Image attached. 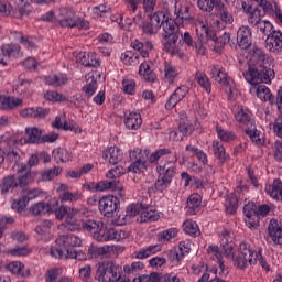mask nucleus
I'll return each mask as SVG.
<instances>
[{
  "instance_id": "69168bd1",
  "label": "nucleus",
  "mask_w": 282,
  "mask_h": 282,
  "mask_svg": "<svg viewBox=\"0 0 282 282\" xmlns=\"http://www.w3.org/2000/svg\"><path fill=\"white\" fill-rule=\"evenodd\" d=\"M28 207V199H25L22 195L21 198L14 200L11 205L12 210H17L18 213H22Z\"/></svg>"
},
{
  "instance_id": "9b49d317",
  "label": "nucleus",
  "mask_w": 282,
  "mask_h": 282,
  "mask_svg": "<svg viewBox=\"0 0 282 282\" xmlns=\"http://www.w3.org/2000/svg\"><path fill=\"white\" fill-rule=\"evenodd\" d=\"M130 159L132 160V163L127 169L128 173H133L134 175L147 173L149 163L147 162V155L142 153V150H134L130 153Z\"/></svg>"
},
{
  "instance_id": "f8f14e48",
  "label": "nucleus",
  "mask_w": 282,
  "mask_h": 282,
  "mask_svg": "<svg viewBox=\"0 0 282 282\" xmlns=\"http://www.w3.org/2000/svg\"><path fill=\"white\" fill-rule=\"evenodd\" d=\"M215 12L217 19L215 25L218 30H226V25H231L235 22L232 13L228 11V7L223 1L216 3Z\"/></svg>"
},
{
  "instance_id": "473e14b6",
  "label": "nucleus",
  "mask_w": 282,
  "mask_h": 282,
  "mask_svg": "<svg viewBox=\"0 0 282 282\" xmlns=\"http://www.w3.org/2000/svg\"><path fill=\"white\" fill-rule=\"evenodd\" d=\"M267 195H270L272 199H282V181L281 178H274L272 185H265L264 188Z\"/></svg>"
},
{
  "instance_id": "2f4dec72",
  "label": "nucleus",
  "mask_w": 282,
  "mask_h": 282,
  "mask_svg": "<svg viewBox=\"0 0 282 282\" xmlns=\"http://www.w3.org/2000/svg\"><path fill=\"white\" fill-rule=\"evenodd\" d=\"M25 135L26 144H42L43 131L41 129L36 127L25 128Z\"/></svg>"
},
{
  "instance_id": "bb28decb",
  "label": "nucleus",
  "mask_w": 282,
  "mask_h": 282,
  "mask_svg": "<svg viewBox=\"0 0 282 282\" xmlns=\"http://www.w3.org/2000/svg\"><path fill=\"white\" fill-rule=\"evenodd\" d=\"M23 105V99L13 96H0V109L2 111H12Z\"/></svg>"
},
{
  "instance_id": "4d7b16f0",
  "label": "nucleus",
  "mask_w": 282,
  "mask_h": 282,
  "mask_svg": "<svg viewBox=\"0 0 282 282\" xmlns=\"http://www.w3.org/2000/svg\"><path fill=\"white\" fill-rule=\"evenodd\" d=\"M62 172L63 170L59 166L46 170L42 174V180L43 182H52V180H54V177H58V175H61Z\"/></svg>"
},
{
  "instance_id": "5fc2aeb1",
  "label": "nucleus",
  "mask_w": 282,
  "mask_h": 282,
  "mask_svg": "<svg viewBox=\"0 0 282 282\" xmlns=\"http://www.w3.org/2000/svg\"><path fill=\"white\" fill-rule=\"evenodd\" d=\"M245 171L247 173V177H248L250 184L253 186V188H256V191H259L261 185L259 184V178L257 177L254 169H252V166L249 165L245 169Z\"/></svg>"
},
{
  "instance_id": "aec40b11",
  "label": "nucleus",
  "mask_w": 282,
  "mask_h": 282,
  "mask_svg": "<svg viewBox=\"0 0 282 282\" xmlns=\"http://www.w3.org/2000/svg\"><path fill=\"white\" fill-rule=\"evenodd\" d=\"M237 41L240 50H248L252 45V29L248 25H242L237 31Z\"/></svg>"
},
{
  "instance_id": "9d476101",
  "label": "nucleus",
  "mask_w": 282,
  "mask_h": 282,
  "mask_svg": "<svg viewBox=\"0 0 282 282\" xmlns=\"http://www.w3.org/2000/svg\"><path fill=\"white\" fill-rule=\"evenodd\" d=\"M72 238L68 236H59L55 240V246L50 249V256L54 259H70Z\"/></svg>"
},
{
  "instance_id": "ddd939ff",
  "label": "nucleus",
  "mask_w": 282,
  "mask_h": 282,
  "mask_svg": "<svg viewBox=\"0 0 282 282\" xmlns=\"http://www.w3.org/2000/svg\"><path fill=\"white\" fill-rule=\"evenodd\" d=\"M175 19L174 25L180 29V26L184 28V25H188V23L195 22V17L191 14V7L188 4H175Z\"/></svg>"
},
{
  "instance_id": "c9c22d12",
  "label": "nucleus",
  "mask_w": 282,
  "mask_h": 282,
  "mask_svg": "<svg viewBox=\"0 0 282 282\" xmlns=\"http://www.w3.org/2000/svg\"><path fill=\"white\" fill-rule=\"evenodd\" d=\"M195 80L198 83L199 87L206 91V94H210L213 91V82L206 73L202 70H197L195 73Z\"/></svg>"
},
{
  "instance_id": "6e6552de",
  "label": "nucleus",
  "mask_w": 282,
  "mask_h": 282,
  "mask_svg": "<svg viewBox=\"0 0 282 282\" xmlns=\"http://www.w3.org/2000/svg\"><path fill=\"white\" fill-rule=\"evenodd\" d=\"M232 261L235 268H238V270H246L248 263L250 265H257L254 249H252V246L246 241L240 242L238 254H232Z\"/></svg>"
},
{
  "instance_id": "774afa93",
  "label": "nucleus",
  "mask_w": 282,
  "mask_h": 282,
  "mask_svg": "<svg viewBox=\"0 0 282 282\" xmlns=\"http://www.w3.org/2000/svg\"><path fill=\"white\" fill-rule=\"evenodd\" d=\"M273 158L275 162L282 163V141L276 140L273 143Z\"/></svg>"
},
{
  "instance_id": "393cba45",
  "label": "nucleus",
  "mask_w": 282,
  "mask_h": 282,
  "mask_svg": "<svg viewBox=\"0 0 282 282\" xmlns=\"http://www.w3.org/2000/svg\"><path fill=\"white\" fill-rule=\"evenodd\" d=\"M152 62L143 61L139 66V76L145 80V83H158V74L151 68Z\"/></svg>"
},
{
  "instance_id": "8fccbe9b",
  "label": "nucleus",
  "mask_w": 282,
  "mask_h": 282,
  "mask_svg": "<svg viewBox=\"0 0 282 282\" xmlns=\"http://www.w3.org/2000/svg\"><path fill=\"white\" fill-rule=\"evenodd\" d=\"M253 28H258V30H260L261 34H264V36H268V34L276 31L274 30V24L268 20H261L259 23L254 24Z\"/></svg>"
},
{
  "instance_id": "2eb2a0df",
  "label": "nucleus",
  "mask_w": 282,
  "mask_h": 282,
  "mask_svg": "<svg viewBox=\"0 0 282 282\" xmlns=\"http://www.w3.org/2000/svg\"><path fill=\"white\" fill-rule=\"evenodd\" d=\"M188 91H191L188 86H186V85L178 86L172 93V95L169 97L167 101L165 102V109L167 111L175 109V107H177V105H180V102H182V100H184V98H186Z\"/></svg>"
},
{
  "instance_id": "338daca9",
  "label": "nucleus",
  "mask_w": 282,
  "mask_h": 282,
  "mask_svg": "<svg viewBox=\"0 0 282 282\" xmlns=\"http://www.w3.org/2000/svg\"><path fill=\"white\" fill-rule=\"evenodd\" d=\"M31 213L35 216L45 215V213H48L47 205H45V203L43 202H39L31 206Z\"/></svg>"
},
{
  "instance_id": "1a4fd4ad",
  "label": "nucleus",
  "mask_w": 282,
  "mask_h": 282,
  "mask_svg": "<svg viewBox=\"0 0 282 282\" xmlns=\"http://www.w3.org/2000/svg\"><path fill=\"white\" fill-rule=\"evenodd\" d=\"M99 213L104 215V217L113 218L118 217V213H120V198L115 195H106L102 196L98 200Z\"/></svg>"
},
{
  "instance_id": "680f3d73",
  "label": "nucleus",
  "mask_w": 282,
  "mask_h": 282,
  "mask_svg": "<svg viewBox=\"0 0 282 282\" xmlns=\"http://www.w3.org/2000/svg\"><path fill=\"white\" fill-rule=\"evenodd\" d=\"M122 270L126 276H128V274H133V272H139V270H144V264L141 261L132 262L130 265L126 264Z\"/></svg>"
},
{
  "instance_id": "de8ad7c7",
  "label": "nucleus",
  "mask_w": 282,
  "mask_h": 282,
  "mask_svg": "<svg viewBox=\"0 0 282 282\" xmlns=\"http://www.w3.org/2000/svg\"><path fill=\"white\" fill-rule=\"evenodd\" d=\"M180 230L177 228H169L166 230L160 231L158 234V239L165 243V241H171V239H175Z\"/></svg>"
},
{
  "instance_id": "4c0bfd02",
  "label": "nucleus",
  "mask_w": 282,
  "mask_h": 282,
  "mask_svg": "<svg viewBox=\"0 0 282 282\" xmlns=\"http://www.w3.org/2000/svg\"><path fill=\"white\" fill-rule=\"evenodd\" d=\"M47 113H50V110L41 107H31L21 111V116H23V118H45Z\"/></svg>"
},
{
  "instance_id": "864d4df0",
  "label": "nucleus",
  "mask_w": 282,
  "mask_h": 282,
  "mask_svg": "<svg viewBox=\"0 0 282 282\" xmlns=\"http://www.w3.org/2000/svg\"><path fill=\"white\" fill-rule=\"evenodd\" d=\"M53 129H62V131H69L70 127L65 116H57L52 122Z\"/></svg>"
},
{
  "instance_id": "0eeeda50",
  "label": "nucleus",
  "mask_w": 282,
  "mask_h": 282,
  "mask_svg": "<svg viewBox=\"0 0 282 282\" xmlns=\"http://www.w3.org/2000/svg\"><path fill=\"white\" fill-rule=\"evenodd\" d=\"M195 28L198 39H206V41H213L214 51H216L217 54H221V52H224V47H226V45L230 43V33L225 32L223 35L217 36V32L210 29V26H208V23L202 20L195 21Z\"/></svg>"
},
{
  "instance_id": "412c9836",
  "label": "nucleus",
  "mask_w": 282,
  "mask_h": 282,
  "mask_svg": "<svg viewBox=\"0 0 282 282\" xmlns=\"http://www.w3.org/2000/svg\"><path fill=\"white\" fill-rule=\"evenodd\" d=\"M214 158L218 160V166H224L226 162H230V153L226 151V147L221 141L214 140L212 143Z\"/></svg>"
},
{
  "instance_id": "a878e982",
  "label": "nucleus",
  "mask_w": 282,
  "mask_h": 282,
  "mask_svg": "<svg viewBox=\"0 0 282 282\" xmlns=\"http://www.w3.org/2000/svg\"><path fill=\"white\" fill-rule=\"evenodd\" d=\"M12 140H9L6 147H0V152L4 155L7 162H19L21 160V150L18 148L11 147Z\"/></svg>"
},
{
  "instance_id": "09e8293b",
  "label": "nucleus",
  "mask_w": 282,
  "mask_h": 282,
  "mask_svg": "<svg viewBox=\"0 0 282 282\" xmlns=\"http://www.w3.org/2000/svg\"><path fill=\"white\" fill-rule=\"evenodd\" d=\"M218 2H221V0H198L197 7L203 12H213V10L217 9Z\"/></svg>"
},
{
  "instance_id": "ea45409f",
  "label": "nucleus",
  "mask_w": 282,
  "mask_h": 282,
  "mask_svg": "<svg viewBox=\"0 0 282 282\" xmlns=\"http://www.w3.org/2000/svg\"><path fill=\"white\" fill-rule=\"evenodd\" d=\"M8 270L17 276H30V270L25 269V264H23L21 261H13L9 263Z\"/></svg>"
},
{
  "instance_id": "39448f33",
  "label": "nucleus",
  "mask_w": 282,
  "mask_h": 282,
  "mask_svg": "<svg viewBox=\"0 0 282 282\" xmlns=\"http://www.w3.org/2000/svg\"><path fill=\"white\" fill-rule=\"evenodd\" d=\"M95 281L98 282H129V275L124 274L122 265L113 260H106L97 264Z\"/></svg>"
},
{
  "instance_id": "0e129e2a",
  "label": "nucleus",
  "mask_w": 282,
  "mask_h": 282,
  "mask_svg": "<svg viewBox=\"0 0 282 282\" xmlns=\"http://www.w3.org/2000/svg\"><path fill=\"white\" fill-rule=\"evenodd\" d=\"M122 87H123L124 94H128L129 96H135V80L123 79Z\"/></svg>"
},
{
  "instance_id": "c756f323",
  "label": "nucleus",
  "mask_w": 282,
  "mask_h": 282,
  "mask_svg": "<svg viewBox=\"0 0 282 282\" xmlns=\"http://www.w3.org/2000/svg\"><path fill=\"white\" fill-rule=\"evenodd\" d=\"M212 78L216 80L219 85H224V87H230V80H228V73L224 69V67L219 65L212 66Z\"/></svg>"
},
{
  "instance_id": "7ed1b4c3",
  "label": "nucleus",
  "mask_w": 282,
  "mask_h": 282,
  "mask_svg": "<svg viewBox=\"0 0 282 282\" xmlns=\"http://www.w3.org/2000/svg\"><path fill=\"white\" fill-rule=\"evenodd\" d=\"M151 23L155 28H163L162 37L164 39L163 47L166 54L175 56L178 54L182 57V53L177 51V41H180V26L175 25L173 18L169 15V11H156L148 14Z\"/></svg>"
},
{
  "instance_id": "052dcab7",
  "label": "nucleus",
  "mask_w": 282,
  "mask_h": 282,
  "mask_svg": "<svg viewBox=\"0 0 282 282\" xmlns=\"http://www.w3.org/2000/svg\"><path fill=\"white\" fill-rule=\"evenodd\" d=\"M10 257H28L30 254V249L28 247H13L7 251Z\"/></svg>"
},
{
  "instance_id": "6ab92c4d",
  "label": "nucleus",
  "mask_w": 282,
  "mask_h": 282,
  "mask_svg": "<svg viewBox=\"0 0 282 282\" xmlns=\"http://www.w3.org/2000/svg\"><path fill=\"white\" fill-rule=\"evenodd\" d=\"M202 213V195L194 193L187 197L185 215L193 217Z\"/></svg>"
},
{
  "instance_id": "a19ab883",
  "label": "nucleus",
  "mask_w": 282,
  "mask_h": 282,
  "mask_svg": "<svg viewBox=\"0 0 282 282\" xmlns=\"http://www.w3.org/2000/svg\"><path fill=\"white\" fill-rule=\"evenodd\" d=\"M164 76L165 80H167L169 85H173L175 80H177L180 76V72L175 65L169 64V62L164 63Z\"/></svg>"
},
{
  "instance_id": "e2e57ef3",
  "label": "nucleus",
  "mask_w": 282,
  "mask_h": 282,
  "mask_svg": "<svg viewBox=\"0 0 282 282\" xmlns=\"http://www.w3.org/2000/svg\"><path fill=\"white\" fill-rule=\"evenodd\" d=\"M35 177H36V173L26 172L24 175L19 177L18 185L21 187L28 186V184H32V182H34Z\"/></svg>"
},
{
  "instance_id": "a211bd4d",
  "label": "nucleus",
  "mask_w": 282,
  "mask_h": 282,
  "mask_svg": "<svg viewBox=\"0 0 282 282\" xmlns=\"http://www.w3.org/2000/svg\"><path fill=\"white\" fill-rule=\"evenodd\" d=\"M77 63L83 67H93L98 69L100 67V58L94 52H79L75 55Z\"/></svg>"
},
{
  "instance_id": "3c124183",
  "label": "nucleus",
  "mask_w": 282,
  "mask_h": 282,
  "mask_svg": "<svg viewBox=\"0 0 282 282\" xmlns=\"http://www.w3.org/2000/svg\"><path fill=\"white\" fill-rule=\"evenodd\" d=\"M20 50L21 47L19 46V44H3L1 46V52L3 56H8V57L17 56Z\"/></svg>"
},
{
  "instance_id": "f704fd0d",
  "label": "nucleus",
  "mask_w": 282,
  "mask_h": 282,
  "mask_svg": "<svg viewBox=\"0 0 282 282\" xmlns=\"http://www.w3.org/2000/svg\"><path fill=\"white\" fill-rule=\"evenodd\" d=\"M256 94L257 98H259V100H261L262 102H269L270 105H274V95L268 86L258 85Z\"/></svg>"
},
{
  "instance_id": "f257e3e1",
  "label": "nucleus",
  "mask_w": 282,
  "mask_h": 282,
  "mask_svg": "<svg viewBox=\"0 0 282 282\" xmlns=\"http://www.w3.org/2000/svg\"><path fill=\"white\" fill-rule=\"evenodd\" d=\"M247 58H249L248 69L242 73L245 80L253 87H257L259 83L272 85V80L276 78L274 57L256 45L249 50Z\"/></svg>"
},
{
  "instance_id": "5701e85b",
  "label": "nucleus",
  "mask_w": 282,
  "mask_h": 282,
  "mask_svg": "<svg viewBox=\"0 0 282 282\" xmlns=\"http://www.w3.org/2000/svg\"><path fill=\"white\" fill-rule=\"evenodd\" d=\"M268 234L274 246H282V226L281 223L272 218L268 225Z\"/></svg>"
},
{
  "instance_id": "72a5a7b5",
  "label": "nucleus",
  "mask_w": 282,
  "mask_h": 282,
  "mask_svg": "<svg viewBox=\"0 0 282 282\" xmlns=\"http://www.w3.org/2000/svg\"><path fill=\"white\" fill-rule=\"evenodd\" d=\"M111 246L108 245L102 247L91 245L88 248V257L90 259H100V257H107V254H111Z\"/></svg>"
},
{
  "instance_id": "c03bdc74",
  "label": "nucleus",
  "mask_w": 282,
  "mask_h": 282,
  "mask_svg": "<svg viewBox=\"0 0 282 282\" xmlns=\"http://www.w3.org/2000/svg\"><path fill=\"white\" fill-rule=\"evenodd\" d=\"M158 219H160V215L151 209V205L148 204V208L147 209H141V214H140V223L141 224H149L151 221H158Z\"/></svg>"
},
{
  "instance_id": "e433bc0d",
  "label": "nucleus",
  "mask_w": 282,
  "mask_h": 282,
  "mask_svg": "<svg viewBox=\"0 0 282 282\" xmlns=\"http://www.w3.org/2000/svg\"><path fill=\"white\" fill-rule=\"evenodd\" d=\"M17 186H19V181H17V177H14V175H9L0 183V191L2 195H6L8 193H12V189L17 188Z\"/></svg>"
},
{
  "instance_id": "37998d69",
  "label": "nucleus",
  "mask_w": 282,
  "mask_h": 282,
  "mask_svg": "<svg viewBox=\"0 0 282 282\" xmlns=\"http://www.w3.org/2000/svg\"><path fill=\"white\" fill-rule=\"evenodd\" d=\"M183 230L185 235H188L189 237L197 238L199 235H202V230L199 229V225L197 221L194 220H185L183 223Z\"/></svg>"
},
{
  "instance_id": "13d9d810",
  "label": "nucleus",
  "mask_w": 282,
  "mask_h": 282,
  "mask_svg": "<svg viewBox=\"0 0 282 282\" xmlns=\"http://www.w3.org/2000/svg\"><path fill=\"white\" fill-rule=\"evenodd\" d=\"M163 155H171V149L162 148V149H158L156 151L152 152L149 158L150 164L158 162V160H160V158H163Z\"/></svg>"
},
{
  "instance_id": "a18cd8bd",
  "label": "nucleus",
  "mask_w": 282,
  "mask_h": 282,
  "mask_svg": "<svg viewBox=\"0 0 282 282\" xmlns=\"http://www.w3.org/2000/svg\"><path fill=\"white\" fill-rule=\"evenodd\" d=\"M67 83V75L57 74V75H48L45 77V84L51 87H61Z\"/></svg>"
},
{
  "instance_id": "c85d7f7f",
  "label": "nucleus",
  "mask_w": 282,
  "mask_h": 282,
  "mask_svg": "<svg viewBox=\"0 0 282 282\" xmlns=\"http://www.w3.org/2000/svg\"><path fill=\"white\" fill-rule=\"evenodd\" d=\"M126 129L129 131H138L142 127V115L140 112L132 111L126 115L124 120Z\"/></svg>"
},
{
  "instance_id": "603ef678",
  "label": "nucleus",
  "mask_w": 282,
  "mask_h": 282,
  "mask_svg": "<svg viewBox=\"0 0 282 282\" xmlns=\"http://www.w3.org/2000/svg\"><path fill=\"white\" fill-rule=\"evenodd\" d=\"M53 158L56 162H69V151L56 148L53 150Z\"/></svg>"
},
{
  "instance_id": "58836bf2",
  "label": "nucleus",
  "mask_w": 282,
  "mask_h": 282,
  "mask_svg": "<svg viewBox=\"0 0 282 282\" xmlns=\"http://www.w3.org/2000/svg\"><path fill=\"white\" fill-rule=\"evenodd\" d=\"M225 208L228 215H235L237 213V208H239V196H237V193H230L227 196Z\"/></svg>"
},
{
  "instance_id": "b1692460",
  "label": "nucleus",
  "mask_w": 282,
  "mask_h": 282,
  "mask_svg": "<svg viewBox=\"0 0 282 282\" xmlns=\"http://www.w3.org/2000/svg\"><path fill=\"white\" fill-rule=\"evenodd\" d=\"M195 132V126L191 123L187 119H181L177 124V129L175 131L177 142H182L184 138H188V135H193ZM180 134V137H177Z\"/></svg>"
},
{
  "instance_id": "7c9ffc66",
  "label": "nucleus",
  "mask_w": 282,
  "mask_h": 282,
  "mask_svg": "<svg viewBox=\"0 0 282 282\" xmlns=\"http://www.w3.org/2000/svg\"><path fill=\"white\" fill-rule=\"evenodd\" d=\"M131 47L139 52V56L142 58H149V52H153V42L145 41L140 42V40L135 39L131 42Z\"/></svg>"
},
{
  "instance_id": "4be33fe9",
  "label": "nucleus",
  "mask_w": 282,
  "mask_h": 282,
  "mask_svg": "<svg viewBox=\"0 0 282 282\" xmlns=\"http://www.w3.org/2000/svg\"><path fill=\"white\" fill-rule=\"evenodd\" d=\"M123 158L124 153L122 149L118 147H108L102 151V159L109 162V164H119V162H122Z\"/></svg>"
},
{
  "instance_id": "dca6fc26",
  "label": "nucleus",
  "mask_w": 282,
  "mask_h": 282,
  "mask_svg": "<svg viewBox=\"0 0 282 282\" xmlns=\"http://www.w3.org/2000/svg\"><path fill=\"white\" fill-rule=\"evenodd\" d=\"M265 48L271 52V54H281L282 52V32L279 30L271 31L268 34L265 41Z\"/></svg>"
},
{
  "instance_id": "cd10ccee",
  "label": "nucleus",
  "mask_w": 282,
  "mask_h": 282,
  "mask_svg": "<svg viewBox=\"0 0 282 282\" xmlns=\"http://www.w3.org/2000/svg\"><path fill=\"white\" fill-rule=\"evenodd\" d=\"M86 83L82 87V91L85 93V96L91 98L98 91V79L94 75V73H88L85 76Z\"/></svg>"
},
{
  "instance_id": "f03ea898",
  "label": "nucleus",
  "mask_w": 282,
  "mask_h": 282,
  "mask_svg": "<svg viewBox=\"0 0 282 282\" xmlns=\"http://www.w3.org/2000/svg\"><path fill=\"white\" fill-rule=\"evenodd\" d=\"M72 230H85L91 232L95 241L105 242L118 239V231L112 227H108L100 220L87 218V209L80 207L79 209L72 208Z\"/></svg>"
},
{
  "instance_id": "49530a36",
  "label": "nucleus",
  "mask_w": 282,
  "mask_h": 282,
  "mask_svg": "<svg viewBox=\"0 0 282 282\" xmlns=\"http://www.w3.org/2000/svg\"><path fill=\"white\" fill-rule=\"evenodd\" d=\"M216 133L220 142H235V140H237V133L234 131L225 130L219 126L216 127Z\"/></svg>"
},
{
  "instance_id": "6e6d98bb",
  "label": "nucleus",
  "mask_w": 282,
  "mask_h": 282,
  "mask_svg": "<svg viewBox=\"0 0 282 282\" xmlns=\"http://www.w3.org/2000/svg\"><path fill=\"white\" fill-rule=\"evenodd\" d=\"M126 173L127 171L124 170V167H122L121 165H117L106 173V177L107 180H118V177H122V175H124Z\"/></svg>"
},
{
  "instance_id": "20e7f679",
  "label": "nucleus",
  "mask_w": 282,
  "mask_h": 282,
  "mask_svg": "<svg viewBox=\"0 0 282 282\" xmlns=\"http://www.w3.org/2000/svg\"><path fill=\"white\" fill-rule=\"evenodd\" d=\"M238 109L235 113V120L238 122V127L245 131V134L248 135L251 142L263 147L265 141L261 139V131L257 129V121L252 111L243 106H238Z\"/></svg>"
},
{
  "instance_id": "423d86ee",
  "label": "nucleus",
  "mask_w": 282,
  "mask_h": 282,
  "mask_svg": "<svg viewBox=\"0 0 282 282\" xmlns=\"http://www.w3.org/2000/svg\"><path fill=\"white\" fill-rule=\"evenodd\" d=\"M155 173L154 193H166L177 175V166L173 161L166 160L155 166Z\"/></svg>"
},
{
  "instance_id": "f3484780",
  "label": "nucleus",
  "mask_w": 282,
  "mask_h": 282,
  "mask_svg": "<svg viewBox=\"0 0 282 282\" xmlns=\"http://www.w3.org/2000/svg\"><path fill=\"white\" fill-rule=\"evenodd\" d=\"M242 10L246 14H248V23L251 26L257 25L265 17V12L261 11L259 7H253L252 4H248L246 1L241 2Z\"/></svg>"
},
{
  "instance_id": "79ce46f5",
  "label": "nucleus",
  "mask_w": 282,
  "mask_h": 282,
  "mask_svg": "<svg viewBox=\"0 0 282 282\" xmlns=\"http://www.w3.org/2000/svg\"><path fill=\"white\" fill-rule=\"evenodd\" d=\"M147 208H149V204L147 203H131L130 205H128L126 213L128 217H138V215H141L142 210H147Z\"/></svg>"
},
{
  "instance_id": "4468645a",
  "label": "nucleus",
  "mask_w": 282,
  "mask_h": 282,
  "mask_svg": "<svg viewBox=\"0 0 282 282\" xmlns=\"http://www.w3.org/2000/svg\"><path fill=\"white\" fill-rule=\"evenodd\" d=\"M98 193H102V191H111L112 193H117L119 197H124L127 193L124 192V185L118 178H108L102 180L97 183Z\"/></svg>"
},
{
  "instance_id": "bf43d9fd",
  "label": "nucleus",
  "mask_w": 282,
  "mask_h": 282,
  "mask_svg": "<svg viewBox=\"0 0 282 282\" xmlns=\"http://www.w3.org/2000/svg\"><path fill=\"white\" fill-rule=\"evenodd\" d=\"M50 228H52V221L44 220L42 224H40L37 227H35V232L42 237H47L50 235Z\"/></svg>"
}]
</instances>
